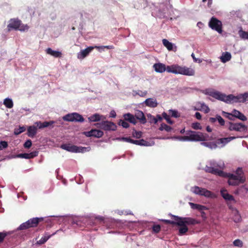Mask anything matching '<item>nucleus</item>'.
Segmentation results:
<instances>
[{
  "label": "nucleus",
  "instance_id": "nucleus-48",
  "mask_svg": "<svg viewBox=\"0 0 248 248\" xmlns=\"http://www.w3.org/2000/svg\"><path fill=\"white\" fill-rule=\"evenodd\" d=\"M233 245L236 247H242L243 242L240 239H236L233 241Z\"/></svg>",
  "mask_w": 248,
  "mask_h": 248
},
{
  "label": "nucleus",
  "instance_id": "nucleus-58",
  "mask_svg": "<svg viewBox=\"0 0 248 248\" xmlns=\"http://www.w3.org/2000/svg\"><path fill=\"white\" fill-rule=\"evenodd\" d=\"M217 121V116L216 117V118H213V117H210L209 118V122H211V123H214L215 122H216Z\"/></svg>",
  "mask_w": 248,
  "mask_h": 248
},
{
  "label": "nucleus",
  "instance_id": "nucleus-18",
  "mask_svg": "<svg viewBox=\"0 0 248 248\" xmlns=\"http://www.w3.org/2000/svg\"><path fill=\"white\" fill-rule=\"evenodd\" d=\"M236 138L235 137H230L228 138H219L217 140L216 143L218 145H221V146H224L231 140Z\"/></svg>",
  "mask_w": 248,
  "mask_h": 248
},
{
  "label": "nucleus",
  "instance_id": "nucleus-5",
  "mask_svg": "<svg viewBox=\"0 0 248 248\" xmlns=\"http://www.w3.org/2000/svg\"><path fill=\"white\" fill-rule=\"evenodd\" d=\"M29 29V26L22 24V21L18 18H11L7 25L8 31H10L12 30L25 31H28Z\"/></svg>",
  "mask_w": 248,
  "mask_h": 248
},
{
  "label": "nucleus",
  "instance_id": "nucleus-1",
  "mask_svg": "<svg viewBox=\"0 0 248 248\" xmlns=\"http://www.w3.org/2000/svg\"><path fill=\"white\" fill-rule=\"evenodd\" d=\"M153 67L157 73H162L166 71L168 73L188 76H192L195 75V70L193 69L185 66H180L178 64H172L166 66L164 64L158 62L155 63Z\"/></svg>",
  "mask_w": 248,
  "mask_h": 248
},
{
  "label": "nucleus",
  "instance_id": "nucleus-13",
  "mask_svg": "<svg viewBox=\"0 0 248 248\" xmlns=\"http://www.w3.org/2000/svg\"><path fill=\"white\" fill-rule=\"evenodd\" d=\"M95 125L104 130L114 131L116 129V125L114 123L108 121H103L100 123H97Z\"/></svg>",
  "mask_w": 248,
  "mask_h": 248
},
{
  "label": "nucleus",
  "instance_id": "nucleus-35",
  "mask_svg": "<svg viewBox=\"0 0 248 248\" xmlns=\"http://www.w3.org/2000/svg\"><path fill=\"white\" fill-rule=\"evenodd\" d=\"M159 130L160 131H163L164 130L167 132H170L172 130V128L166 124L163 123L161 124L160 127L159 128Z\"/></svg>",
  "mask_w": 248,
  "mask_h": 248
},
{
  "label": "nucleus",
  "instance_id": "nucleus-42",
  "mask_svg": "<svg viewBox=\"0 0 248 248\" xmlns=\"http://www.w3.org/2000/svg\"><path fill=\"white\" fill-rule=\"evenodd\" d=\"M8 235V232H0V244L3 242L4 239Z\"/></svg>",
  "mask_w": 248,
  "mask_h": 248
},
{
  "label": "nucleus",
  "instance_id": "nucleus-24",
  "mask_svg": "<svg viewBox=\"0 0 248 248\" xmlns=\"http://www.w3.org/2000/svg\"><path fill=\"white\" fill-rule=\"evenodd\" d=\"M220 193L222 197L226 201H234V199L232 195L229 194L226 189H221L220 190Z\"/></svg>",
  "mask_w": 248,
  "mask_h": 248
},
{
  "label": "nucleus",
  "instance_id": "nucleus-63",
  "mask_svg": "<svg viewBox=\"0 0 248 248\" xmlns=\"http://www.w3.org/2000/svg\"><path fill=\"white\" fill-rule=\"evenodd\" d=\"M191 56L192 57L193 59H194L195 62L197 61V60L196 58L195 57L194 54L193 53L192 54Z\"/></svg>",
  "mask_w": 248,
  "mask_h": 248
},
{
  "label": "nucleus",
  "instance_id": "nucleus-11",
  "mask_svg": "<svg viewBox=\"0 0 248 248\" xmlns=\"http://www.w3.org/2000/svg\"><path fill=\"white\" fill-rule=\"evenodd\" d=\"M209 27L212 30H215L219 33L222 32V22L215 17H212L208 23Z\"/></svg>",
  "mask_w": 248,
  "mask_h": 248
},
{
  "label": "nucleus",
  "instance_id": "nucleus-62",
  "mask_svg": "<svg viewBox=\"0 0 248 248\" xmlns=\"http://www.w3.org/2000/svg\"><path fill=\"white\" fill-rule=\"evenodd\" d=\"M96 219L100 220V221H103L104 220V218L103 217H97L96 218Z\"/></svg>",
  "mask_w": 248,
  "mask_h": 248
},
{
  "label": "nucleus",
  "instance_id": "nucleus-64",
  "mask_svg": "<svg viewBox=\"0 0 248 248\" xmlns=\"http://www.w3.org/2000/svg\"><path fill=\"white\" fill-rule=\"evenodd\" d=\"M202 144L206 146H208V143H207V142H202Z\"/></svg>",
  "mask_w": 248,
  "mask_h": 248
},
{
  "label": "nucleus",
  "instance_id": "nucleus-29",
  "mask_svg": "<svg viewBox=\"0 0 248 248\" xmlns=\"http://www.w3.org/2000/svg\"><path fill=\"white\" fill-rule=\"evenodd\" d=\"M101 116L100 114L95 113L90 116L88 118V120L90 122H95L99 121L101 120Z\"/></svg>",
  "mask_w": 248,
  "mask_h": 248
},
{
  "label": "nucleus",
  "instance_id": "nucleus-2",
  "mask_svg": "<svg viewBox=\"0 0 248 248\" xmlns=\"http://www.w3.org/2000/svg\"><path fill=\"white\" fill-rule=\"evenodd\" d=\"M209 95L217 99L224 101L226 103H244L248 101V92L239 94L237 96H234L233 94L226 95L219 92L216 91L210 92Z\"/></svg>",
  "mask_w": 248,
  "mask_h": 248
},
{
  "label": "nucleus",
  "instance_id": "nucleus-9",
  "mask_svg": "<svg viewBox=\"0 0 248 248\" xmlns=\"http://www.w3.org/2000/svg\"><path fill=\"white\" fill-rule=\"evenodd\" d=\"M172 218L175 221H178L177 225H195L198 224L199 222L196 219L191 217H182L178 216L171 215Z\"/></svg>",
  "mask_w": 248,
  "mask_h": 248
},
{
  "label": "nucleus",
  "instance_id": "nucleus-3",
  "mask_svg": "<svg viewBox=\"0 0 248 248\" xmlns=\"http://www.w3.org/2000/svg\"><path fill=\"white\" fill-rule=\"evenodd\" d=\"M186 136H179L177 139L182 140L192 141H204L207 140L208 135L202 132L194 131H188L186 132Z\"/></svg>",
  "mask_w": 248,
  "mask_h": 248
},
{
  "label": "nucleus",
  "instance_id": "nucleus-39",
  "mask_svg": "<svg viewBox=\"0 0 248 248\" xmlns=\"http://www.w3.org/2000/svg\"><path fill=\"white\" fill-rule=\"evenodd\" d=\"M132 136L134 138L140 139L142 136V132L140 131H137L134 129L132 132Z\"/></svg>",
  "mask_w": 248,
  "mask_h": 248
},
{
  "label": "nucleus",
  "instance_id": "nucleus-38",
  "mask_svg": "<svg viewBox=\"0 0 248 248\" xmlns=\"http://www.w3.org/2000/svg\"><path fill=\"white\" fill-rule=\"evenodd\" d=\"M163 117L166 120L167 122L169 124H172L173 123V121H172L169 115H168L166 112H163L162 113Z\"/></svg>",
  "mask_w": 248,
  "mask_h": 248
},
{
  "label": "nucleus",
  "instance_id": "nucleus-25",
  "mask_svg": "<svg viewBox=\"0 0 248 248\" xmlns=\"http://www.w3.org/2000/svg\"><path fill=\"white\" fill-rule=\"evenodd\" d=\"M238 34L241 39L248 40V31H244L242 27L239 28Z\"/></svg>",
  "mask_w": 248,
  "mask_h": 248
},
{
  "label": "nucleus",
  "instance_id": "nucleus-7",
  "mask_svg": "<svg viewBox=\"0 0 248 248\" xmlns=\"http://www.w3.org/2000/svg\"><path fill=\"white\" fill-rule=\"evenodd\" d=\"M61 148L63 150L72 153H84L89 151V147H78L76 145L70 144H63L61 145Z\"/></svg>",
  "mask_w": 248,
  "mask_h": 248
},
{
  "label": "nucleus",
  "instance_id": "nucleus-53",
  "mask_svg": "<svg viewBox=\"0 0 248 248\" xmlns=\"http://www.w3.org/2000/svg\"><path fill=\"white\" fill-rule=\"evenodd\" d=\"M148 118H149V121L150 123H154V124H156L158 122V120H157V118L153 116H152L151 115H150V116H148Z\"/></svg>",
  "mask_w": 248,
  "mask_h": 248
},
{
  "label": "nucleus",
  "instance_id": "nucleus-22",
  "mask_svg": "<svg viewBox=\"0 0 248 248\" xmlns=\"http://www.w3.org/2000/svg\"><path fill=\"white\" fill-rule=\"evenodd\" d=\"M37 132V127L35 125L29 126L27 128V135L31 138H33Z\"/></svg>",
  "mask_w": 248,
  "mask_h": 248
},
{
  "label": "nucleus",
  "instance_id": "nucleus-12",
  "mask_svg": "<svg viewBox=\"0 0 248 248\" xmlns=\"http://www.w3.org/2000/svg\"><path fill=\"white\" fill-rule=\"evenodd\" d=\"M63 120L68 122H83L84 120L82 115L74 112L66 114L63 117Z\"/></svg>",
  "mask_w": 248,
  "mask_h": 248
},
{
  "label": "nucleus",
  "instance_id": "nucleus-31",
  "mask_svg": "<svg viewBox=\"0 0 248 248\" xmlns=\"http://www.w3.org/2000/svg\"><path fill=\"white\" fill-rule=\"evenodd\" d=\"M132 144L141 146H148V143L143 139L140 140H133Z\"/></svg>",
  "mask_w": 248,
  "mask_h": 248
},
{
  "label": "nucleus",
  "instance_id": "nucleus-33",
  "mask_svg": "<svg viewBox=\"0 0 248 248\" xmlns=\"http://www.w3.org/2000/svg\"><path fill=\"white\" fill-rule=\"evenodd\" d=\"M3 104L6 107L9 108H13L14 105L12 100L8 98L4 99L3 101Z\"/></svg>",
  "mask_w": 248,
  "mask_h": 248
},
{
  "label": "nucleus",
  "instance_id": "nucleus-8",
  "mask_svg": "<svg viewBox=\"0 0 248 248\" xmlns=\"http://www.w3.org/2000/svg\"><path fill=\"white\" fill-rule=\"evenodd\" d=\"M106 48L107 49H113L114 48L113 46H91L87 47L86 48L81 50L79 53L78 54V58L79 59H83L86 57H87L89 53L94 49V48Z\"/></svg>",
  "mask_w": 248,
  "mask_h": 248
},
{
  "label": "nucleus",
  "instance_id": "nucleus-44",
  "mask_svg": "<svg viewBox=\"0 0 248 248\" xmlns=\"http://www.w3.org/2000/svg\"><path fill=\"white\" fill-rule=\"evenodd\" d=\"M152 229L154 233H157L160 232L161 227L159 225H154L152 227Z\"/></svg>",
  "mask_w": 248,
  "mask_h": 248
},
{
  "label": "nucleus",
  "instance_id": "nucleus-43",
  "mask_svg": "<svg viewBox=\"0 0 248 248\" xmlns=\"http://www.w3.org/2000/svg\"><path fill=\"white\" fill-rule=\"evenodd\" d=\"M169 113L171 117L174 118H178L180 116L178 111L175 110H170Z\"/></svg>",
  "mask_w": 248,
  "mask_h": 248
},
{
  "label": "nucleus",
  "instance_id": "nucleus-4",
  "mask_svg": "<svg viewBox=\"0 0 248 248\" xmlns=\"http://www.w3.org/2000/svg\"><path fill=\"white\" fill-rule=\"evenodd\" d=\"M227 176L228 177V183L230 186H238L243 184L246 181L242 168H238L235 171V174L229 173Z\"/></svg>",
  "mask_w": 248,
  "mask_h": 248
},
{
  "label": "nucleus",
  "instance_id": "nucleus-52",
  "mask_svg": "<svg viewBox=\"0 0 248 248\" xmlns=\"http://www.w3.org/2000/svg\"><path fill=\"white\" fill-rule=\"evenodd\" d=\"M121 140L123 141L131 143H133V139H131L129 137H123L120 139Z\"/></svg>",
  "mask_w": 248,
  "mask_h": 248
},
{
  "label": "nucleus",
  "instance_id": "nucleus-6",
  "mask_svg": "<svg viewBox=\"0 0 248 248\" xmlns=\"http://www.w3.org/2000/svg\"><path fill=\"white\" fill-rule=\"evenodd\" d=\"M43 217H33L29 219L26 222L21 224L18 228V230H23L30 228L36 227L38 226L39 222L43 221Z\"/></svg>",
  "mask_w": 248,
  "mask_h": 248
},
{
  "label": "nucleus",
  "instance_id": "nucleus-59",
  "mask_svg": "<svg viewBox=\"0 0 248 248\" xmlns=\"http://www.w3.org/2000/svg\"><path fill=\"white\" fill-rule=\"evenodd\" d=\"M155 118H157V120H158V121H161L162 120V118L160 115H157V116Z\"/></svg>",
  "mask_w": 248,
  "mask_h": 248
},
{
  "label": "nucleus",
  "instance_id": "nucleus-15",
  "mask_svg": "<svg viewBox=\"0 0 248 248\" xmlns=\"http://www.w3.org/2000/svg\"><path fill=\"white\" fill-rule=\"evenodd\" d=\"M189 204L191 208L193 209H197L201 212V217L203 218H205L206 217V214L204 212V210L207 209V208L206 206L192 202H189Z\"/></svg>",
  "mask_w": 248,
  "mask_h": 248
},
{
  "label": "nucleus",
  "instance_id": "nucleus-21",
  "mask_svg": "<svg viewBox=\"0 0 248 248\" xmlns=\"http://www.w3.org/2000/svg\"><path fill=\"white\" fill-rule=\"evenodd\" d=\"M232 113L233 117L238 118L241 121H245L247 119V117L243 113L236 109H233Z\"/></svg>",
  "mask_w": 248,
  "mask_h": 248
},
{
  "label": "nucleus",
  "instance_id": "nucleus-36",
  "mask_svg": "<svg viewBox=\"0 0 248 248\" xmlns=\"http://www.w3.org/2000/svg\"><path fill=\"white\" fill-rule=\"evenodd\" d=\"M133 95L134 96H135L136 95H138L141 97H144L147 94V92L146 91H142L140 90H139L138 91H133Z\"/></svg>",
  "mask_w": 248,
  "mask_h": 248
},
{
  "label": "nucleus",
  "instance_id": "nucleus-27",
  "mask_svg": "<svg viewBox=\"0 0 248 248\" xmlns=\"http://www.w3.org/2000/svg\"><path fill=\"white\" fill-rule=\"evenodd\" d=\"M46 52L48 54H49L55 58H60L62 56V53L58 51L53 50L50 48H48L46 50Z\"/></svg>",
  "mask_w": 248,
  "mask_h": 248
},
{
  "label": "nucleus",
  "instance_id": "nucleus-37",
  "mask_svg": "<svg viewBox=\"0 0 248 248\" xmlns=\"http://www.w3.org/2000/svg\"><path fill=\"white\" fill-rule=\"evenodd\" d=\"M26 130V128L25 126H19L18 128L15 129L14 130V134L15 135H18L21 133L24 132Z\"/></svg>",
  "mask_w": 248,
  "mask_h": 248
},
{
  "label": "nucleus",
  "instance_id": "nucleus-54",
  "mask_svg": "<svg viewBox=\"0 0 248 248\" xmlns=\"http://www.w3.org/2000/svg\"><path fill=\"white\" fill-rule=\"evenodd\" d=\"M18 157L29 159V153L20 154L17 155Z\"/></svg>",
  "mask_w": 248,
  "mask_h": 248
},
{
  "label": "nucleus",
  "instance_id": "nucleus-14",
  "mask_svg": "<svg viewBox=\"0 0 248 248\" xmlns=\"http://www.w3.org/2000/svg\"><path fill=\"white\" fill-rule=\"evenodd\" d=\"M229 129L230 131H236L238 132H245L247 130L248 127L241 123H229Z\"/></svg>",
  "mask_w": 248,
  "mask_h": 248
},
{
  "label": "nucleus",
  "instance_id": "nucleus-17",
  "mask_svg": "<svg viewBox=\"0 0 248 248\" xmlns=\"http://www.w3.org/2000/svg\"><path fill=\"white\" fill-rule=\"evenodd\" d=\"M55 123V121H50L49 122L45 121L42 123L41 121H38L34 123V125L37 127V129H43L49 126L53 127V124Z\"/></svg>",
  "mask_w": 248,
  "mask_h": 248
},
{
  "label": "nucleus",
  "instance_id": "nucleus-32",
  "mask_svg": "<svg viewBox=\"0 0 248 248\" xmlns=\"http://www.w3.org/2000/svg\"><path fill=\"white\" fill-rule=\"evenodd\" d=\"M163 45L169 50H171L173 48V45L168 40L164 39L162 40Z\"/></svg>",
  "mask_w": 248,
  "mask_h": 248
},
{
  "label": "nucleus",
  "instance_id": "nucleus-30",
  "mask_svg": "<svg viewBox=\"0 0 248 248\" xmlns=\"http://www.w3.org/2000/svg\"><path fill=\"white\" fill-rule=\"evenodd\" d=\"M55 233H53L51 235L46 233L44 236H43L39 241H37V244L40 245L44 244L52 235H53Z\"/></svg>",
  "mask_w": 248,
  "mask_h": 248
},
{
  "label": "nucleus",
  "instance_id": "nucleus-23",
  "mask_svg": "<svg viewBox=\"0 0 248 248\" xmlns=\"http://www.w3.org/2000/svg\"><path fill=\"white\" fill-rule=\"evenodd\" d=\"M123 116L124 120L127 121L130 123L136 124L137 123L135 116L130 113L124 114Z\"/></svg>",
  "mask_w": 248,
  "mask_h": 248
},
{
  "label": "nucleus",
  "instance_id": "nucleus-34",
  "mask_svg": "<svg viewBox=\"0 0 248 248\" xmlns=\"http://www.w3.org/2000/svg\"><path fill=\"white\" fill-rule=\"evenodd\" d=\"M178 226L181 227L179 229L180 235H183L188 231V229L186 225Z\"/></svg>",
  "mask_w": 248,
  "mask_h": 248
},
{
  "label": "nucleus",
  "instance_id": "nucleus-56",
  "mask_svg": "<svg viewBox=\"0 0 248 248\" xmlns=\"http://www.w3.org/2000/svg\"><path fill=\"white\" fill-rule=\"evenodd\" d=\"M38 155V152H37V151H34V152H32L30 153H29V159L33 158V157L37 156Z\"/></svg>",
  "mask_w": 248,
  "mask_h": 248
},
{
  "label": "nucleus",
  "instance_id": "nucleus-47",
  "mask_svg": "<svg viewBox=\"0 0 248 248\" xmlns=\"http://www.w3.org/2000/svg\"><path fill=\"white\" fill-rule=\"evenodd\" d=\"M217 121H218L220 125H224L225 121L224 119L220 115H217Z\"/></svg>",
  "mask_w": 248,
  "mask_h": 248
},
{
  "label": "nucleus",
  "instance_id": "nucleus-10",
  "mask_svg": "<svg viewBox=\"0 0 248 248\" xmlns=\"http://www.w3.org/2000/svg\"><path fill=\"white\" fill-rule=\"evenodd\" d=\"M191 191L196 194L204 196L207 198H212L214 196V194L211 191L197 186L192 187Z\"/></svg>",
  "mask_w": 248,
  "mask_h": 248
},
{
  "label": "nucleus",
  "instance_id": "nucleus-45",
  "mask_svg": "<svg viewBox=\"0 0 248 248\" xmlns=\"http://www.w3.org/2000/svg\"><path fill=\"white\" fill-rule=\"evenodd\" d=\"M201 109L203 111H204V112L205 113H208V112H209V111L210 110V108L205 104H204V103L201 104Z\"/></svg>",
  "mask_w": 248,
  "mask_h": 248
},
{
  "label": "nucleus",
  "instance_id": "nucleus-41",
  "mask_svg": "<svg viewBox=\"0 0 248 248\" xmlns=\"http://www.w3.org/2000/svg\"><path fill=\"white\" fill-rule=\"evenodd\" d=\"M126 121H127L124 120H124H120L119 124L122 125L124 128H127L129 127V124Z\"/></svg>",
  "mask_w": 248,
  "mask_h": 248
},
{
  "label": "nucleus",
  "instance_id": "nucleus-55",
  "mask_svg": "<svg viewBox=\"0 0 248 248\" xmlns=\"http://www.w3.org/2000/svg\"><path fill=\"white\" fill-rule=\"evenodd\" d=\"M38 155V152H37V151H34V152H32L30 153H29V159L33 158V157L37 156Z\"/></svg>",
  "mask_w": 248,
  "mask_h": 248
},
{
  "label": "nucleus",
  "instance_id": "nucleus-19",
  "mask_svg": "<svg viewBox=\"0 0 248 248\" xmlns=\"http://www.w3.org/2000/svg\"><path fill=\"white\" fill-rule=\"evenodd\" d=\"M205 170L207 172L211 173L214 174H217L220 176H223L224 173L223 171L212 167L206 166Z\"/></svg>",
  "mask_w": 248,
  "mask_h": 248
},
{
  "label": "nucleus",
  "instance_id": "nucleus-46",
  "mask_svg": "<svg viewBox=\"0 0 248 248\" xmlns=\"http://www.w3.org/2000/svg\"><path fill=\"white\" fill-rule=\"evenodd\" d=\"M222 114H223V115L224 117L228 118L230 120H233L232 112L231 113H228V112H225V111H222Z\"/></svg>",
  "mask_w": 248,
  "mask_h": 248
},
{
  "label": "nucleus",
  "instance_id": "nucleus-61",
  "mask_svg": "<svg viewBox=\"0 0 248 248\" xmlns=\"http://www.w3.org/2000/svg\"><path fill=\"white\" fill-rule=\"evenodd\" d=\"M110 114L112 117H115L116 116V113L114 111H111Z\"/></svg>",
  "mask_w": 248,
  "mask_h": 248
},
{
  "label": "nucleus",
  "instance_id": "nucleus-20",
  "mask_svg": "<svg viewBox=\"0 0 248 248\" xmlns=\"http://www.w3.org/2000/svg\"><path fill=\"white\" fill-rule=\"evenodd\" d=\"M135 116L136 119L139 120L141 124H144L146 123V119L142 111L140 110H138L136 112Z\"/></svg>",
  "mask_w": 248,
  "mask_h": 248
},
{
  "label": "nucleus",
  "instance_id": "nucleus-40",
  "mask_svg": "<svg viewBox=\"0 0 248 248\" xmlns=\"http://www.w3.org/2000/svg\"><path fill=\"white\" fill-rule=\"evenodd\" d=\"M162 221L164 222L165 224H171L172 225H177V222L178 221L174 220H167V219H162L161 220Z\"/></svg>",
  "mask_w": 248,
  "mask_h": 248
},
{
  "label": "nucleus",
  "instance_id": "nucleus-60",
  "mask_svg": "<svg viewBox=\"0 0 248 248\" xmlns=\"http://www.w3.org/2000/svg\"><path fill=\"white\" fill-rule=\"evenodd\" d=\"M206 129L208 132H211L212 130V128L209 126H207L206 128Z\"/></svg>",
  "mask_w": 248,
  "mask_h": 248
},
{
  "label": "nucleus",
  "instance_id": "nucleus-50",
  "mask_svg": "<svg viewBox=\"0 0 248 248\" xmlns=\"http://www.w3.org/2000/svg\"><path fill=\"white\" fill-rule=\"evenodd\" d=\"M8 147V143L5 141H0V150L5 149Z\"/></svg>",
  "mask_w": 248,
  "mask_h": 248
},
{
  "label": "nucleus",
  "instance_id": "nucleus-57",
  "mask_svg": "<svg viewBox=\"0 0 248 248\" xmlns=\"http://www.w3.org/2000/svg\"><path fill=\"white\" fill-rule=\"evenodd\" d=\"M195 116L198 120H201L202 119V115L200 112H196L195 113Z\"/></svg>",
  "mask_w": 248,
  "mask_h": 248
},
{
  "label": "nucleus",
  "instance_id": "nucleus-26",
  "mask_svg": "<svg viewBox=\"0 0 248 248\" xmlns=\"http://www.w3.org/2000/svg\"><path fill=\"white\" fill-rule=\"evenodd\" d=\"M145 105L148 107L155 108L157 107V103L156 100L153 98H148L144 101Z\"/></svg>",
  "mask_w": 248,
  "mask_h": 248
},
{
  "label": "nucleus",
  "instance_id": "nucleus-51",
  "mask_svg": "<svg viewBox=\"0 0 248 248\" xmlns=\"http://www.w3.org/2000/svg\"><path fill=\"white\" fill-rule=\"evenodd\" d=\"M192 127L195 130L201 129L202 126L199 123H194L192 124Z\"/></svg>",
  "mask_w": 248,
  "mask_h": 248
},
{
  "label": "nucleus",
  "instance_id": "nucleus-49",
  "mask_svg": "<svg viewBox=\"0 0 248 248\" xmlns=\"http://www.w3.org/2000/svg\"><path fill=\"white\" fill-rule=\"evenodd\" d=\"M32 145V142L31 140H27L24 143L23 146L25 148L29 149Z\"/></svg>",
  "mask_w": 248,
  "mask_h": 248
},
{
  "label": "nucleus",
  "instance_id": "nucleus-28",
  "mask_svg": "<svg viewBox=\"0 0 248 248\" xmlns=\"http://www.w3.org/2000/svg\"><path fill=\"white\" fill-rule=\"evenodd\" d=\"M231 54L228 52L223 53L220 57L221 61L222 62H226L229 61L231 59Z\"/></svg>",
  "mask_w": 248,
  "mask_h": 248
},
{
  "label": "nucleus",
  "instance_id": "nucleus-16",
  "mask_svg": "<svg viewBox=\"0 0 248 248\" xmlns=\"http://www.w3.org/2000/svg\"><path fill=\"white\" fill-rule=\"evenodd\" d=\"M84 134L86 136L90 137H94L96 138H100L102 137L104 134L103 131L97 130V129H92L90 131L84 132Z\"/></svg>",
  "mask_w": 248,
  "mask_h": 248
}]
</instances>
